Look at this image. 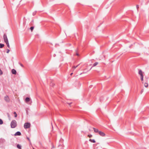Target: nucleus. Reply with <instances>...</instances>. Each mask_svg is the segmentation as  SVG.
I'll list each match as a JSON object with an SVG mask.
<instances>
[{"instance_id":"1","label":"nucleus","mask_w":149,"mask_h":149,"mask_svg":"<svg viewBox=\"0 0 149 149\" xmlns=\"http://www.w3.org/2000/svg\"><path fill=\"white\" fill-rule=\"evenodd\" d=\"M10 125L11 128H15L17 125L16 121L15 120H13L11 123Z\"/></svg>"},{"instance_id":"2","label":"nucleus","mask_w":149,"mask_h":149,"mask_svg":"<svg viewBox=\"0 0 149 149\" xmlns=\"http://www.w3.org/2000/svg\"><path fill=\"white\" fill-rule=\"evenodd\" d=\"M31 126V124L29 123H24V127L25 129H28L30 128Z\"/></svg>"},{"instance_id":"3","label":"nucleus","mask_w":149,"mask_h":149,"mask_svg":"<svg viewBox=\"0 0 149 149\" xmlns=\"http://www.w3.org/2000/svg\"><path fill=\"white\" fill-rule=\"evenodd\" d=\"M3 39L5 42L8 41V40L7 37V36L6 34H5L3 35Z\"/></svg>"},{"instance_id":"4","label":"nucleus","mask_w":149,"mask_h":149,"mask_svg":"<svg viewBox=\"0 0 149 149\" xmlns=\"http://www.w3.org/2000/svg\"><path fill=\"white\" fill-rule=\"evenodd\" d=\"M139 74L140 75V77H143V72H142L141 70H139L138 72Z\"/></svg>"},{"instance_id":"5","label":"nucleus","mask_w":149,"mask_h":149,"mask_svg":"<svg viewBox=\"0 0 149 149\" xmlns=\"http://www.w3.org/2000/svg\"><path fill=\"white\" fill-rule=\"evenodd\" d=\"M98 133L100 136H104L105 135V134L101 131H100Z\"/></svg>"},{"instance_id":"6","label":"nucleus","mask_w":149,"mask_h":149,"mask_svg":"<svg viewBox=\"0 0 149 149\" xmlns=\"http://www.w3.org/2000/svg\"><path fill=\"white\" fill-rule=\"evenodd\" d=\"M4 100L6 102H8L9 101V99L8 96H6L4 97Z\"/></svg>"},{"instance_id":"7","label":"nucleus","mask_w":149,"mask_h":149,"mask_svg":"<svg viewBox=\"0 0 149 149\" xmlns=\"http://www.w3.org/2000/svg\"><path fill=\"white\" fill-rule=\"evenodd\" d=\"M11 72L13 74H16L17 73V72L16 70L14 69H13L12 70Z\"/></svg>"},{"instance_id":"8","label":"nucleus","mask_w":149,"mask_h":149,"mask_svg":"<svg viewBox=\"0 0 149 149\" xmlns=\"http://www.w3.org/2000/svg\"><path fill=\"white\" fill-rule=\"evenodd\" d=\"M21 133L20 132H17L14 134L15 136H20L21 135Z\"/></svg>"},{"instance_id":"9","label":"nucleus","mask_w":149,"mask_h":149,"mask_svg":"<svg viewBox=\"0 0 149 149\" xmlns=\"http://www.w3.org/2000/svg\"><path fill=\"white\" fill-rule=\"evenodd\" d=\"M30 101V98L29 97H27L26 98L25 101L26 103H28Z\"/></svg>"},{"instance_id":"10","label":"nucleus","mask_w":149,"mask_h":149,"mask_svg":"<svg viewBox=\"0 0 149 149\" xmlns=\"http://www.w3.org/2000/svg\"><path fill=\"white\" fill-rule=\"evenodd\" d=\"M93 129L94 130V132L96 133H98L100 131H99L97 129H96L95 128H93Z\"/></svg>"},{"instance_id":"11","label":"nucleus","mask_w":149,"mask_h":149,"mask_svg":"<svg viewBox=\"0 0 149 149\" xmlns=\"http://www.w3.org/2000/svg\"><path fill=\"white\" fill-rule=\"evenodd\" d=\"M5 42L6 43V44L8 47V48H10V46L9 44V42H8V41L6 42Z\"/></svg>"},{"instance_id":"12","label":"nucleus","mask_w":149,"mask_h":149,"mask_svg":"<svg viewBox=\"0 0 149 149\" xmlns=\"http://www.w3.org/2000/svg\"><path fill=\"white\" fill-rule=\"evenodd\" d=\"M89 141L91 142L95 143V141L94 139H90Z\"/></svg>"},{"instance_id":"13","label":"nucleus","mask_w":149,"mask_h":149,"mask_svg":"<svg viewBox=\"0 0 149 149\" xmlns=\"http://www.w3.org/2000/svg\"><path fill=\"white\" fill-rule=\"evenodd\" d=\"M4 46V45L3 44L0 43V48H2Z\"/></svg>"},{"instance_id":"14","label":"nucleus","mask_w":149,"mask_h":149,"mask_svg":"<svg viewBox=\"0 0 149 149\" xmlns=\"http://www.w3.org/2000/svg\"><path fill=\"white\" fill-rule=\"evenodd\" d=\"M98 63L97 62H96L95 63L93 64V67H95V66H96V65H97L98 64Z\"/></svg>"},{"instance_id":"15","label":"nucleus","mask_w":149,"mask_h":149,"mask_svg":"<svg viewBox=\"0 0 149 149\" xmlns=\"http://www.w3.org/2000/svg\"><path fill=\"white\" fill-rule=\"evenodd\" d=\"M144 86H145V87H146V88H147L148 87V84L147 83H145L144 84Z\"/></svg>"},{"instance_id":"16","label":"nucleus","mask_w":149,"mask_h":149,"mask_svg":"<svg viewBox=\"0 0 149 149\" xmlns=\"http://www.w3.org/2000/svg\"><path fill=\"white\" fill-rule=\"evenodd\" d=\"M17 148L19 149H21V146L19 145V144H17Z\"/></svg>"},{"instance_id":"17","label":"nucleus","mask_w":149,"mask_h":149,"mask_svg":"<svg viewBox=\"0 0 149 149\" xmlns=\"http://www.w3.org/2000/svg\"><path fill=\"white\" fill-rule=\"evenodd\" d=\"M3 121H2V120L0 119V125H2L3 124Z\"/></svg>"},{"instance_id":"18","label":"nucleus","mask_w":149,"mask_h":149,"mask_svg":"<svg viewBox=\"0 0 149 149\" xmlns=\"http://www.w3.org/2000/svg\"><path fill=\"white\" fill-rule=\"evenodd\" d=\"M30 29H31V31H33V29L34 27H33V26L31 27H30Z\"/></svg>"},{"instance_id":"19","label":"nucleus","mask_w":149,"mask_h":149,"mask_svg":"<svg viewBox=\"0 0 149 149\" xmlns=\"http://www.w3.org/2000/svg\"><path fill=\"white\" fill-rule=\"evenodd\" d=\"M79 65V64L78 65H77L76 66H73L72 67V68H73L74 69L76 68H77Z\"/></svg>"},{"instance_id":"20","label":"nucleus","mask_w":149,"mask_h":149,"mask_svg":"<svg viewBox=\"0 0 149 149\" xmlns=\"http://www.w3.org/2000/svg\"><path fill=\"white\" fill-rule=\"evenodd\" d=\"M14 114H15V117H16L17 116V114H16V112H14Z\"/></svg>"},{"instance_id":"21","label":"nucleus","mask_w":149,"mask_h":149,"mask_svg":"<svg viewBox=\"0 0 149 149\" xmlns=\"http://www.w3.org/2000/svg\"><path fill=\"white\" fill-rule=\"evenodd\" d=\"M3 74V72L0 69V75H1Z\"/></svg>"},{"instance_id":"22","label":"nucleus","mask_w":149,"mask_h":149,"mask_svg":"<svg viewBox=\"0 0 149 149\" xmlns=\"http://www.w3.org/2000/svg\"><path fill=\"white\" fill-rule=\"evenodd\" d=\"M141 80L142 81H143V77H140Z\"/></svg>"},{"instance_id":"23","label":"nucleus","mask_w":149,"mask_h":149,"mask_svg":"<svg viewBox=\"0 0 149 149\" xmlns=\"http://www.w3.org/2000/svg\"><path fill=\"white\" fill-rule=\"evenodd\" d=\"M136 8L137 9V10L138 11V8H139V6L138 5H136Z\"/></svg>"},{"instance_id":"24","label":"nucleus","mask_w":149,"mask_h":149,"mask_svg":"<svg viewBox=\"0 0 149 149\" xmlns=\"http://www.w3.org/2000/svg\"><path fill=\"white\" fill-rule=\"evenodd\" d=\"M92 136V135L91 134L88 135V136L89 137L91 138Z\"/></svg>"},{"instance_id":"25","label":"nucleus","mask_w":149,"mask_h":149,"mask_svg":"<svg viewBox=\"0 0 149 149\" xmlns=\"http://www.w3.org/2000/svg\"><path fill=\"white\" fill-rule=\"evenodd\" d=\"M7 51L6 52L7 53H9V52H10V50L8 49H7Z\"/></svg>"},{"instance_id":"26","label":"nucleus","mask_w":149,"mask_h":149,"mask_svg":"<svg viewBox=\"0 0 149 149\" xmlns=\"http://www.w3.org/2000/svg\"><path fill=\"white\" fill-rule=\"evenodd\" d=\"M54 85V84H53V83H51L50 85L51 86H53Z\"/></svg>"},{"instance_id":"27","label":"nucleus","mask_w":149,"mask_h":149,"mask_svg":"<svg viewBox=\"0 0 149 149\" xmlns=\"http://www.w3.org/2000/svg\"><path fill=\"white\" fill-rule=\"evenodd\" d=\"M20 65L22 67H24L23 65L21 63H19Z\"/></svg>"},{"instance_id":"28","label":"nucleus","mask_w":149,"mask_h":149,"mask_svg":"<svg viewBox=\"0 0 149 149\" xmlns=\"http://www.w3.org/2000/svg\"><path fill=\"white\" fill-rule=\"evenodd\" d=\"M143 89L141 90V94H142V93L143 92Z\"/></svg>"},{"instance_id":"29","label":"nucleus","mask_w":149,"mask_h":149,"mask_svg":"<svg viewBox=\"0 0 149 149\" xmlns=\"http://www.w3.org/2000/svg\"><path fill=\"white\" fill-rule=\"evenodd\" d=\"M27 139L28 140H29V141H30V139H29V137H27Z\"/></svg>"},{"instance_id":"30","label":"nucleus","mask_w":149,"mask_h":149,"mask_svg":"<svg viewBox=\"0 0 149 149\" xmlns=\"http://www.w3.org/2000/svg\"><path fill=\"white\" fill-rule=\"evenodd\" d=\"M76 55L77 56H79V54L78 53H76Z\"/></svg>"},{"instance_id":"31","label":"nucleus","mask_w":149,"mask_h":149,"mask_svg":"<svg viewBox=\"0 0 149 149\" xmlns=\"http://www.w3.org/2000/svg\"><path fill=\"white\" fill-rule=\"evenodd\" d=\"M54 148V146H52V148Z\"/></svg>"},{"instance_id":"32","label":"nucleus","mask_w":149,"mask_h":149,"mask_svg":"<svg viewBox=\"0 0 149 149\" xmlns=\"http://www.w3.org/2000/svg\"><path fill=\"white\" fill-rule=\"evenodd\" d=\"M73 74V73H71L70 74V75H72V74Z\"/></svg>"},{"instance_id":"33","label":"nucleus","mask_w":149,"mask_h":149,"mask_svg":"<svg viewBox=\"0 0 149 149\" xmlns=\"http://www.w3.org/2000/svg\"><path fill=\"white\" fill-rule=\"evenodd\" d=\"M71 103H68V104H70Z\"/></svg>"},{"instance_id":"34","label":"nucleus","mask_w":149,"mask_h":149,"mask_svg":"<svg viewBox=\"0 0 149 149\" xmlns=\"http://www.w3.org/2000/svg\"><path fill=\"white\" fill-rule=\"evenodd\" d=\"M83 73H85V72H83Z\"/></svg>"},{"instance_id":"35","label":"nucleus","mask_w":149,"mask_h":149,"mask_svg":"<svg viewBox=\"0 0 149 149\" xmlns=\"http://www.w3.org/2000/svg\"><path fill=\"white\" fill-rule=\"evenodd\" d=\"M92 68V67L91 68V69H90V70H91V68Z\"/></svg>"},{"instance_id":"36","label":"nucleus","mask_w":149,"mask_h":149,"mask_svg":"<svg viewBox=\"0 0 149 149\" xmlns=\"http://www.w3.org/2000/svg\"><path fill=\"white\" fill-rule=\"evenodd\" d=\"M34 13H33V15H34Z\"/></svg>"},{"instance_id":"37","label":"nucleus","mask_w":149,"mask_h":149,"mask_svg":"<svg viewBox=\"0 0 149 149\" xmlns=\"http://www.w3.org/2000/svg\"><path fill=\"white\" fill-rule=\"evenodd\" d=\"M34 13H33V15H34Z\"/></svg>"},{"instance_id":"38","label":"nucleus","mask_w":149,"mask_h":149,"mask_svg":"<svg viewBox=\"0 0 149 149\" xmlns=\"http://www.w3.org/2000/svg\"><path fill=\"white\" fill-rule=\"evenodd\" d=\"M81 74H82V73H81L80 74V75H81Z\"/></svg>"},{"instance_id":"39","label":"nucleus","mask_w":149,"mask_h":149,"mask_svg":"<svg viewBox=\"0 0 149 149\" xmlns=\"http://www.w3.org/2000/svg\"><path fill=\"white\" fill-rule=\"evenodd\" d=\"M89 131H91V130H89Z\"/></svg>"}]
</instances>
